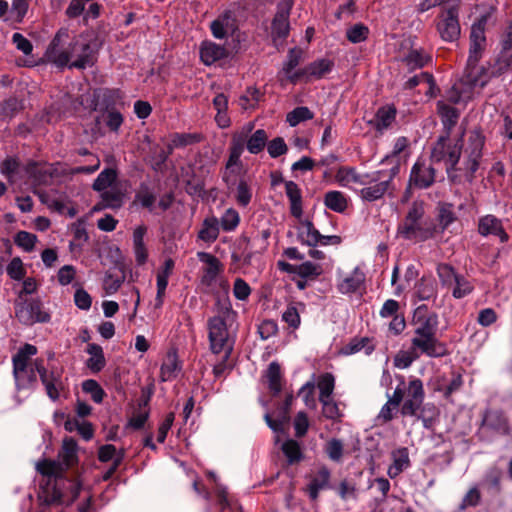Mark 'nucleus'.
Here are the masks:
<instances>
[{"label": "nucleus", "mask_w": 512, "mask_h": 512, "mask_svg": "<svg viewBox=\"0 0 512 512\" xmlns=\"http://www.w3.org/2000/svg\"><path fill=\"white\" fill-rule=\"evenodd\" d=\"M77 451L76 440L65 437L58 455L61 461L44 458L37 462V472L47 477L37 495L42 512H47L46 508L50 506L70 505L78 495L79 484L65 477L66 471L78 463Z\"/></svg>", "instance_id": "nucleus-1"}, {"label": "nucleus", "mask_w": 512, "mask_h": 512, "mask_svg": "<svg viewBox=\"0 0 512 512\" xmlns=\"http://www.w3.org/2000/svg\"><path fill=\"white\" fill-rule=\"evenodd\" d=\"M69 38V30L60 28L49 43L45 57L48 62L63 69L84 70L96 64L103 41L94 31H85L73 37L67 46L63 41Z\"/></svg>", "instance_id": "nucleus-2"}, {"label": "nucleus", "mask_w": 512, "mask_h": 512, "mask_svg": "<svg viewBox=\"0 0 512 512\" xmlns=\"http://www.w3.org/2000/svg\"><path fill=\"white\" fill-rule=\"evenodd\" d=\"M438 324L437 313L429 312L427 305L418 306L412 317L415 335L411 339V349L430 358L448 356L450 354L448 345L437 337Z\"/></svg>", "instance_id": "nucleus-3"}, {"label": "nucleus", "mask_w": 512, "mask_h": 512, "mask_svg": "<svg viewBox=\"0 0 512 512\" xmlns=\"http://www.w3.org/2000/svg\"><path fill=\"white\" fill-rule=\"evenodd\" d=\"M487 21L488 15H482L471 27L469 56L463 78L465 83L473 87L483 88L491 78V67L487 69L484 66H478L486 46L485 26Z\"/></svg>", "instance_id": "nucleus-4"}, {"label": "nucleus", "mask_w": 512, "mask_h": 512, "mask_svg": "<svg viewBox=\"0 0 512 512\" xmlns=\"http://www.w3.org/2000/svg\"><path fill=\"white\" fill-rule=\"evenodd\" d=\"M449 136V132L439 136L432 148L431 159L436 163L444 161L449 181L453 184H459L462 182V178H464L463 173H458L461 172L458 163L460 161L463 143L460 138L455 143L451 144L449 142Z\"/></svg>", "instance_id": "nucleus-5"}, {"label": "nucleus", "mask_w": 512, "mask_h": 512, "mask_svg": "<svg viewBox=\"0 0 512 512\" xmlns=\"http://www.w3.org/2000/svg\"><path fill=\"white\" fill-rule=\"evenodd\" d=\"M424 213L423 203L414 201L403 222L398 226V234L407 240L426 241L432 238L436 226L422 221Z\"/></svg>", "instance_id": "nucleus-6"}, {"label": "nucleus", "mask_w": 512, "mask_h": 512, "mask_svg": "<svg viewBox=\"0 0 512 512\" xmlns=\"http://www.w3.org/2000/svg\"><path fill=\"white\" fill-rule=\"evenodd\" d=\"M484 136L479 131L471 132L468 139V146L465 149L466 160L459 170L463 173L464 179L472 183L475 179V173L479 169L480 160L482 158V150L484 147Z\"/></svg>", "instance_id": "nucleus-7"}, {"label": "nucleus", "mask_w": 512, "mask_h": 512, "mask_svg": "<svg viewBox=\"0 0 512 512\" xmlns=\"http://www.w3.org/2000/svg\"><path fill=\"white\" fill-rule=\"evenodd\" d=\"M15 316L20 323L31 326L35 323H47L50 314L43 309V303L38 298L25 299L15 303Z\"/></svg>", "instance_id": "nucleus-8"}, {"label": "nucleus", "mask_w": 512, "mask_h": 512, "mask_svg": "<svg viewBox=\"0 0 512 512\" xmlns=\"http://www.w3.org/2000/svg\"><path fill=\"white\" fill-rule=\"evenodd\" d=\"M35 364L47 396L53 401L58 400L60 392L64 390V383L62 379L63 369L55 366L48 368L44 365V360L40 358L35 360Z\"/></svg>", "instance_id": "nucleus-9"}, {"label": "nucleus", "mask_w": 512, "mask_h": 512, "mask_svg": "<svg viewBox=\"0 0 512 512\" xmlns=\"http://www.w3.org/2000/svg\"><path fill=\"white\" fill-rule=\"evenodd\" d=\"M458 16L459 8L456 5L444 9L439 15L437 30L444 41L453 42L459 39L461 27Z\"/></svg>", "instance_id": "nucleus-10"}, {"label": "nucleus", "mask_w": 512, "mask_h": 512, "mask_svg": "<svg viewBox=\"0 0 512 512\" xmlns=\"http://www.w3.org/2000/svg\"><path fill=\"white\" fill-rule=\"evenodd\" d=\"M293 7V0H285L278 4L277 12L272 20L271 33L273 40H285L290 31L289 15Z\"/></svg>", "instance_id": "nucleus-11"}, {"label": "nucleus", "mask_w": 512, "mask_h": 512, "mask_svg": "<svg viewBox=\"0 0 512 512\" xmlns=\"http://www.w3.org/2000/svg\"><path fill=\"white\" fill-rule=\"evenodd\" d=\"M380 172L372 173L368 178V187L361 189L360 196L364 201L373 202L381 199L386 193L392 195L395 190L394 186H390L388 181L383 180Z\"/></svg>", "instance_id": "nucleus-12"}, {"label": "nucleus", "mask_w": 512, "mask_h": 512, "mask_svg": "<svg viewBox=\"0 0 512 512\" xmlns=\"http://www.w3.org/2000/svg\"><path fill=\"white\" fill-rule=\"evenodd\" d=\"M435 174L436 171L432 165L417 160L411 169L409 185L417 189H427L434 184Z\"/></svg>", "instance_id": "nucleus-13"}, {"label": "nucleus", "mask_w": 512, "mask_h": 512, "mask_svg": "<svg viewBox=\"0 0 512 512\" xmlns=\"http://www.w3.org/2000/svg\"><path fill=\"white\" fill-rule=\"evenodd\" d=\"M246 135L244 133H234L232 135L231 143L229 146V157L225 165L226 171L224 172L222 179L224 182L229 184L228 171L234 173L233 167H242V161L240 159L245 149Z\"/></svg>", "instance_id": "nucleus-14"}, {"label": "nucleus", "mask_w": 512, "mask_h": 512, "mask_svg": "<svg viewBox=\"0 0 512 512\" xmlns=\"http://www.w3.org/2000/svg\"><path fill=\"white\" fill-rule=\"evenodd\" d=\"M232 55L233 52L231 50L212 41H203L200 46V59L206 66H211Z\"/></svg>", "instance_id": "nucleus-15"}, {"label": "nucleus", "mask_w": 512, "mask_h": 512, "mask_svg": "<svg viewBox=\"0 0 512 512\" xmlns=\"http://www.w3.org/2000/svg\"><path fill=\"white\" fill-rule=\"evenodd\" d=\"M197 256L201 262L207 264V267L203 268L201 284L210 288L215 283L218 274L223 269L222 263L216 256L207 252H198Z\"/></svg>", "instance_id": "nucleus-16"}, {"label": "nucleus", "mask_w": 512, "mask_h": 512, "mask_svg": "<svg viewBox=\"0 0 512 512\" xmlns=\"http://www.w3.org/2000/svg\"><path fill=\"white\" fill-rule=\"evenodd\" d=\"M482 426L501 435L510 433L508 418L499 409H487L483 415Z\"/></svg>", "instance_id": "nucleus-17"}, {"label": "nucleus", "mask_w": 512, "mask_h": 512, "mask_svg": "<svg viewBox=\"0 0 512 512\" xmlns=\"http://www.w3.org/2000/svg\"><path fill=\"white\" fill-rule=\"evenodd\" d=\"M478 231L482 236L495 235L502 243L508 241L509 236L503 228L500 219L493 215H486L479 220Z\"/></svg>", "instance_id": "nucleus-18"}, {"label": "nucleus", "mask_w": 512, "mask_h": 512, "mask_svg": "<svg viewBox=\"0 0 512 512\" xmlns=\"http://www.w3.org/2000/svg\"><path fill=\"white\" fill-rule=\"evenodd\" d=\"M253 127L254 125L250 123L247 128L240 133H244L246 135L245 148H247L251 154H259L266 147L268 134L264 129H258L248 137V134L252 131Z\"/></svg>", "instance_id": "nucleus-19"}, {"label": "nucleus", "mask_w": 512, "mask_h": 512, "mask_svg": "<svg viewBox=\"0 0 512 512\" xmlns=\"http://www.w3.org/2000/svg\"><path fill=\"white\" fill-rule=\"evenodd\" d=\"M322 234L315 228L310 220H303L300 222V227L297 231V239L303 245L309 247H316L321 241Z\"/></svg>", "instance_id": "nucleus-20"}, {"label": "nucleus", "mask_w": 512, "mask_h": 512, "mask_svg": "<svg viewBox=\"0 0 512 512\" xmlns=\"http://www.w3.org/2000/svg\"><path fill=\"white\" fill-rule=\"evenodd\" d=\"M396 118V109L394 106H384L380 107L374 118L368 121V124L371 125L376 131L382 133L383 130L389 128L391 124L395 121Z\"/></svg>", "instance_id": "nucleus-21"}, {"label": "nucleus", "mask_w": 512, "mask_h": 512, "mask_svg": "<svg viewBox=\"0 0 512 512\" xmlns=\"http://www.w3.org/2000/svg\"><path fill=\"white\" fill-rule=\"evenodd\" d=\"M402 62L408 67L410 72L421 69L432 62L430 54L426 53L424 49H410L408 53L402 58Z\"/></svg>", "instance_id": "nucleus-22"}, {"label": "nucleus", "mask_w": 512, "mask_h": 512, "mask_svg": "<svg viewBox=\"0 0 512 512\" xmlns=\"http://www.w3.org/2000/svg\"><path fill=\"white\" fill-rule=\"evenodd\" d=\"M285 192L290 201V213L295 218L303 214L302 194L299 186L294 181H285Z\"/></svg>", "instance_id": "nucleus-23"}, {"label": "nucleus", "mask_w": 512, "mask_h": 512, "mask_svg": "<svg viewBox=\"0 0 512 512\" xmlns=\"http://www.w3.org/2000/svg\"><path fill=\"white\" fill-rule=\"evenodd\" d=\"M37 353V347L26 343L18 352L13 356V373L23 372L33 364H30V357Z\"/></svg>", "instance_id": "nucleus-24"}, {"label": "nucleus", "mask_w": 512, "mask_h": 512, "mask_svg": "<svg viewBox=\"0 0 512 512\" xmlns=\"http://www.w3.org/2000/svg\"><path fill=\"white\" fill-rule=\"evenodd\" d=\"M37 370L36 364L33 363V366L24 369L23 372L13 373L16 383V388L18 390H34L37 386Z\"/></svg>", "instance_id": "nucleus-25"}, {"label": "nucleus", "mask_w": 512, "mask_h": 512, "mask_svg": "<svg viewBox=\"0 0 512 512\" xmlns=\"http://www.w3.org/2000/svg\"><path fill=\"white\" fill-rule=\"evenodd\" d=\"M268 389L273 397H277L282 391V373L278 362H271L266 370Z\"/></svg>", "instance_id": "nucleus-26"}, {"label": "nucleus", "mask_w": 512, "mask_h": 512, "mask_svg": "<svg viewBox=\"0 0 512 512\" xmlns=\"http://www.w3.org/2000/svg\"><path fill=\"white\" fill-rule=\"evenodd\" d=\"M330 476V470L326 466H322L318 470L316 476L312 478L307 487L309 497L312 500H316L319 496V491L328 486Z\"/></svg>", "instance_id": "nucleus-27"}, {"label": "nucleus", "mask_w": 512, "mask_h": 512, "mask_svg": "<svg viewBox=\"0 0 512 512\" xmlns=\"http://www.w3.org/2000/svg\"><path fill=\"white\" fill-rule=\"evenodd\" d=\"M86 352L91 355L86 361V366L93 372H100L106 365L103 349L96 343L88 344Z\"/></svg>", "instance_id": "nucleus-28"}, {"label": "nucleus", "mask_w": 512, "mask_h": 512, "mask_svg": "<svg viewBox=\"0 0 512 512\" xmlns=\"http://www.w3.org/2000/svg\"><path fill=\"white\" fill-rule=\"evenodd\" d=\"M437 112L442 119V123L446 129V132L450 133L451 129L458 122L460 116L459 110L453 106L446 104L443 101H438Z\"/></svg>", "instance_id": "nucleus-29"}, {"label": "nucleus", "mask_w": 512, "mask_h": 512, "mask_svg": "<svg viewBox=\"0 0 512 512\" xmlns=\"http://www.w3.org/2000/svg\"><path fill=\"white\" fill-rule=\"evenodd\" d=\"M219 236V220L215 217L206 218L203 221L202 228L198 232V238L211 243Z\"/></svg>", "instance_id": "nucleus-30"}, {"label": "nucleus", "mask_w": 512, "mask_h": 512, "mask_svg": "<svg viewBox=\"0 0 512 512\" xmlns=\"http://www.w3.org/2000/svg\"><path fill=\"white\" fill-rule=\"evenodd\" d=\"M24 109V100L17 96H10L0 106V116L3 119H12L18 112Z\"/></svg>", "instance_id": "nucleus-31"}, {"label": "nucleus", "mask_w": 512, "mask_h": 512, "mask_svg": "<svg viewBox=\"0 0 512 512\" xmlns=\"http://www.w3.org/2000/svg\"><path fill=\"white\" fill-rule=\"evenodd\" d=\"M281 450L287 458L289 465L299 463L304 458L300 444L294 439H288L284 441Z\"/></svg>", "instance_id": "nucleus-32"}, {"label": "nucleus", "mask_w": 512, "mask_h": 512, "mask_svg": "<svg viewBox=\"0 0 512 512\" xmlns=\"http://www.w3.org/2000/svg\"><path fill=\"white\" fill-rule=\"evenodd\" d=\"M334 67V62L327 58L317 59L306 65V71H309L311 77L321 79L330 73Z\"/></svg>", "instance_id": "nucleus-33"}, {"label": "nucleus", "mask_w": 512, "mask_h": 512, "mask_svg": "<svg viewBox=\"0 0 512 512\" xmlns=\"http://www.w3.org/2000/svg\"><path fill=\"white\" fill-rule=\"evenodd\" d=\"M203 140V135L200 133H173L170 136V144L173 149L186 147Z\"/></svg>", "instance_id": "nucleus-34"}, {"label": "nucleus", "mask_w": 512, "mask_h": 512, "mask_svg": "<svg viewBox=\"0 0 512 512\" xmlns=\"http://www.w3.org/2000/svg\"><path fill=\"white\" fill-rule=\"evenodd\" d=\"M363 282V273L355 269L351 276L346 277L338 284V290L343 294L354 293L360 288Z\"/></svg>", "instance_id": "nucleus-35"}, {"label": "nucleus", "mask_w": 512, "mask_h": 512, "mask_svg": "<svg viewBox=\"0 0 512 512\" xmlns=\"http://www.w3.org/2000/svg\"><path fill=\"white\" fill-rule=\"evenodd\" d=\"M324 204L332 211L342 213L347 209V200L339 191H329L325 194Z\"/></svg>", "instance_id": "nucleus-36"}, {"label": "nucleus", "mask_w": 512, "mask_h": 512, "mask_svg": "<svg viewBox=\"0 0 512 512\" xmlns=\"http://www.w3.org/2000/svg\"><path fill=\"white\" fill-rule=\"evenodd\" d=\"M117 178V172L115 169L106 168L97 176L92 184V188L95 191L103 192L112 185Z\"/></svg>", "instance_id": "nucleus-37"}, {"label": "nucleus", "mask_w": 512, "mask_h": 512, "mask_svg": "<svg viewBox=\"0 0 512 512\" xmlns=\"http://www.w3.org/2000/svg\"><path fill=\"white\" fill-rule=\"evenodd\" d=\"M512 68V52L500 53L495 63L491 66L490 77H499Z\"/></svg>", "instance_id": "nucleus-38"}, {"label": "nucleus", "mask_w": 512, "mask_h": 512, "mask_svg": "<svg viewBox=\"0 0 512 512\" xmlns=\"http://www.w3.org/2000/svg\"><path fill=\"white\" fill-rule=\"evenodd\" d=\"M317 386L320 390L319 401L329 399L334 391L335 378L331 373H324L319 376Z\"/></svg>", "instance_id": "nucleus-39"}, {"label": "nucleus", "mask_w": 512, "mask_h": 512, "mask_svg": "<svg viewBox=\"0 0 512 512\" xmlns=\"http://www.w3.org/2000/svg\"><path fill=\"white\" fill-rule=\"evenodd\" d=\"M314 114L305 106H299L289 112L286 116V121L291 127L297 126L299 123L313 119Z\"/></svg>", "instance_id": "nucleus-40"}, {"label": "nucleus", "mask_w": 512, "mask_h": 512, "mask_svg": "<svg viewBox=\"0 0 512 512\" xmlns=\"http://www.w3.org/2000/svg\"><path fill=\"white\" fill-rule=\"evenodd\" d=\"M37 242V236L30 232L21 230L14 236V243L25 252H32Z\"/></svg>", "instance_id": "nucleus-41"}, {"label": "nucleus", "mask_w": 512, "mask_h": 512, "mask_svg": "<svg viewBox=\"0 0 512 512\" xmlns=\"http://www.w3.org/2000/svg\"><path fill=\"white\" fill-rule=\"evenodd\" d=\"M455 220L456 216L453 211V204L447 202L439 203L438 221L441 225L442 230H445Z\"/></svg>", "instance_id": "nucleus-42"}, {"label": "nucleus", "mask_w": 512, "mask_h": 512, "mask_svg": "<svg viewBox=\"0 0 512 512\" xmlns=\"http://www.w3.org/2000/svg\"><path fill=\"white\" fill-rule=\"evenodd\" d=\"M82 390L91 395L95 403H102L106 393L100 384L94 379H87L82 383Z\"/></svg>", "instance_id": "nucleus-43"}, {"label": "nucleus", "mask_w": 512, "mask_h": 512, "mask_svg": "<svg viewBox=\"0 0 512 512\" xmlns=\"http://www.w3.org/2000/svg\"><path fill=\"white\" fill-rule=\"evenodd\" d=\"M209 338L225 337L227 338V325L225 318L222 316H214L208 321Z\"/></svg>", "instance_id": "nucleus-44"}, {"label": "nucleus", "mask_w": 512, "mask_h": 512, "mask_svg": "<svg viewBox=\"0 0 512 512\" xmlns=\"http://www.w3.org/2000/svg\"><path fill=\"white\" fill-rule=\"evenodd\" d=\"M103 207L119 209L123 205L124 194L120 190L103 191L101 194Z\"/></svg>", "instance_id": "nucleus-45"}, {"label": "nucleus", "mask_w": 512, "mask_h": 512, "mask_svg": "<svg viewBox=\"0 0 512 512\" xmlns=\"http://www.w3.org/2000/svg\"><path fill=\"white\" fill-rule=\"evenodd\" d=\"M322 273V268L319 264L306 261L300 265H297V275L303 279L314 280Z\"/></svg>", "instance_id": "nucleus-46"}, {"label": "nucleus", "mask_w": 512, "mask_h": 512, "mask_svg": "<svg viewBox=\"0 0 512 512\" xmlns=\"http://www.w3.org/2000/svg\"><path fill=\"white\" fill-rule=\"evenodd\" d=\"M325 453L334 462H340L343 457L344 446L340 439H330L324 448Z\"/></svg>", "instance_id": "nucleus-47"}, {"label": "nucleus", "mask_w": 512, "mask_h": 512, "mask_svg": "<svg viewBox=\"0 0 512 512\" xmlns=\"http://www.w3.org/2000/svg\"><path fill=\"white\" fill-rule=\"evenodd\" d=\"M369 174L366 175H360L356 172L354 168L351 167H341L338 171V177L343 179H347L348 181L360 184V185H367L368 184V178Z\"/></svg>", "instance_id": "nucleus-48"}, {"label": "nucleus", "mask_w": 512, "mask_h": 512, "mask_svg": "<svg viewBox=\"0 0 512 512\" xmlns=\"http://www.w3.org/2000/svg\"><path fill=\"white\" fill-rule=\"evenodd\" d=\"M369 34V28L362 23H358L349 28L346 32L347 39L352 43L365 41Z\"/></svg>", "instance_id": "nucleus-49"}, {"label": "nucleus", "mask_w": 512, "mask_h": 512, "mask_svg": "<svg viewBox=\"0 0 512 512\" xmlns=\"http://www.w3.org/2000/svg\"><path fill=\"white\" fill-rule=\"evenodd\" d=\"M453 283H455V287L452 291L454 298L461 299L470 294L473 290L472 285L463 275L459 274Z\"/></svg>", "instance_id": "nucleus-50"}, {"label": "nucleus", "mask_w": 512, "mask_h": 512, "mask_svg": "<svg viewBox=\"0 0 512 512\" xmlns=\"http://www.w3.org/2000/svg\"><path fill=\"white\" fill-rule=\"evenodd\" d=\"M122 98L119 89H105L101 95V106L105 110L114 109V106Z\"/></svg>", "instance_id": "nucleus-51"}, {"label": "nucleus", "mask_w": 512, "mask_h": 512, "mask_svg": "<svg viewBox=\"0 0 512 512\" xmlns=\"http://www.w3.org/2000/svg\"><path fill=\"white\" fill-rule=\"evenodd\" d=\"M407 390V398L413 399L419 402L424 401L425 392L423 388V383L418 378H413L409 381L408 387L405 388Z\"/></svg>", "instance_id": "nucleus-52"}, {"label": "nucleus", "mask_w": 512, "mask_h": 512, "mask_svg": "<svg viewBox=\"0 0 512 512\" xmlns=\"http://www.w3.org/2000/svg\"><path fill=\"white\" fill-rule=\"evenodd\" d=\"M179 369L176 353L169 352L166 361L161 366V375L163 380H167L174 376Z\"/></svg>", "instance_id": "nucleus-53"}, {"label": "nucleus", "mask_w": 512, "mask_h": 512, "mask_svg": "<svg viewBox=\"0 0 512 512\" xmlns=\"http://www.w3.org/2000/svg\"><path fill=\"white\" fill-rule=\"evenodd\" d=\"M266 146L271 158H278L288 151V146L282 137H276L269 142L267 141Z\"/></svg>", "instance_id": "nucleus-54"}, {"label": "nucleus", "mask_w": 512, "mask_h": 512, "mask_svg": "<svg viewBox=\"0 0 512 512\" xmlns=\"http://www.w3.org/2000/svg\"><path fill=\"white\" fill-rule=\"evenodd\" d=\"M417 296L420 300H429L436 295V286L433 280L421 279L417 285Z\"/></svg>", "instance_id": "nucleus-55"}, {"label": "nucleus", "mask_w": 512, "mask_h": 512, "mask_svg": "<svg viewBox=\"0 0 512 512\" xmlns=\"http://www.w3.org/2000/svg\"><path fill=\"white\" fill-rule=\"evenodd\" d=\"M239 213L233 209H228L221 217V227L224 231H233L239 225Z\"/></svg>", "instance_id": "nucleus-56"}, {"label": "nucleus", "mask_w": 512, "mask_h": 512, "mask_svg": "<svg viewBox=\"0 0 512 512\" xmlns=\"http://www.w3.org/2000/svg\"><path fill=\"white\" fill-rule=\"evenodd\" d=\"M303 51L294 47L288 51L287 61L283 65L285 74L291 73L301 62Z\"/></svg>", "instance_id": "nucleus-57"}, {"label": "nucleus", "mask_w": 512, "mask_h": 512, "mask_svg": "<svg viewBox=\"0 0 512 512\" xmlns=\"http://www.w3.org/2000/svg\"><path fill=\"white\" fill-rule=\"evenodd\" d=\"M8 276L13 280H22L26 274L22 260L19 257L13 258L6 268Z\"/></svg>", "instance_id": "nucleus-58"}, {"label": "nucleus", "mask_w": 512, "mask_h": 512, "mask_svg": "<svg viewBox=\"0 0 512 512\" xmlns=\"http://www.w3.org/2000/svg\"><path fill=\"white\" fill-rule=\"evenodd\" d=\"M106 111L107 113L103 114V117L107 127L112 132H118L119 128L121 127L124 121L122 114L115 109Z\"/></svg>", "instance_id": "nucleus-59"}, {"label": "nucleus", "mask_w": 512, "mask_h": 512, "mask_svg": "<svg viewBox=\"0 0 512 512\" xmlns=\"http://www.w3.org/2000/svg\"><path fill=\"white\" fill-rule=\"evenodd\" d=\"M252 198V191L245 180H240L237 186L236 201L241 207H246Z\"/></svg>", "instance_id": "nucleus-60"}, {"label": "nucleus", "mask_w": 512, "mask_h": 512, "mask_svg": "<svg viewBox=\"0 0 512 512\" xmlns=\"http://www.w3.org/2000/svg\"><path fill=\"white\" fill-rule=\"evenodd\" d=\"M204 186V181L198 179L195 173H192V177L185 183V191L190 196L202 197L205 193Z\"/></svg>", "instance_id": "nucleus-61"}, {"label": "nucleus", "mask_w": 512, "mask_h": 512, "mask_svg": "<svg viewBox=\"0 0 512 512\" xmlns=\"http://www.w3.org/2000/svg\"><path fill=\"white\" fill-rule=\"evenodd\" d=\"M20 167V162L13 157H7L0 166L1 173L7 177L10 182H13V177Z\"/></svg>", "instance_id": "nucleus-62"}, {"label": "nucleus", "mask_w": 512, "mask_h": 512, "mask_svg": "<svg viewBox=\"0 0 512 512\" xmlns=\"http://www.w3.org/2000/svg\"><path fill=\"white\" fill-rule=\"evenodd\" d=\"M437 273L443 285H451L455 278L459 275L455 272L451 265L446 263L438 265Z\"/></svg>", "instance_id": "nucleus-63"}, {"label": "nucleus", "mask_w": 512, "mask_h": 512, "mask_svg": "<svg viewBox=\"0 0 512 512\" xmlns=\"http://www.w3.org/2000/svg\"><path fill=\"white\" fill-rule=\"evenodd\" d=\"M135 201H139L143 207L151 209L155 202V196L150 192L147 184H140V190L135 195Z\"/></svg>", "instance_id": "nucleus-64"}]
</instances>
